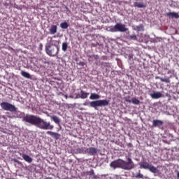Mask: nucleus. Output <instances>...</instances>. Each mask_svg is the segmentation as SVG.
Returning a JSON list of instances; mask_svg holds the SVG:
<instances>
[{
    "mask_svg": "<svg viewBox=\"0 0 179 179\" xmlns=\"http://www.w3.org/2000/svg\"><path fill=\"white\" fill-rule=\"evenodd\" d=\"M23 121L37 127L40 129L48 130L54 129V125L51 124V122H46L41 117L34 115H26L22 117Z\"/></svg>",
    "mask_w": 179,
    "mask_h": 179,
    "instance_id": "1",
    "label": "nucleus"
},
{
    "mask_svg": "<svg viewBox=\"0 0 179 179\" xmlns=\"http://www.w3.org/2000/svg\"><path fill=\"white\" fill-rule=\"evenodd\" d=\"M110 167L112 169H122V170H132L134 169L135 164L132 159L130 157L127 158V162L122 159H116L110 164Z\"/></svg>",
    "mask_w": 179,
    "mask_h": 179,
    "instance_id": "2",
    "label": "nucleus"
},
{
    "mask_svg": "<svg viewBox=\"0 0 179 179\" xmlns=\"http://www.w3.org/2000/svg\"><path fill=\"white\" fill-rule=\"evenodd\" d=\"M45 50L49 57H57L59 52V47L46 45L45 47Z\"/></svg>",
    "mask_w": 179,
    "mask_h": 179,
    "instance_id": "3",
    "label": "nucleus"
},
{
    "mask_svg": "<svg viewBox=\"0 0 179 179\" xmlns=\"http://www.w3.org/2000/svg\"><path fill=\"white\" fill-rule=\"evenodd\" d=\"M128 29L126 27L125 24L122 23H117L115 26L109 27V31L112 33H117L118 31L124 33Z\"/></svg>",
    "mask_w": 179,
    "mask_h": 179,
    "instance_id": "4",
    "label": "nucleus"
},
{
    "mask_svg": "<svg viewBox=\"0 0 179 179\" xmlns=\"http://www.w3.org/2000/svg\"><path fill=\"white\" fill-rule=\"evenodd\" d=\"M110 102L107 99L93 101L90 103V107L95 108V110H97V107H106V106H108Z\"/></svg>",
    "mask_w": 179,
    "mask_h": 179,
    "instance_id": "5",
    "label": "nucleus"
},
{
    "mask_svg": "<svg viewBox=\"0 0 179 179\" xmlns=\"http://www.w3.org/2000/svg\"><path fill=\"white\" fill-rule=\"evenodd\" d=\"M0 106L5 111H10V113H16L17 111V108L15 105L8 102H2Z\"/></svg>",
    "mask_w": 179,
    "mask_h": 179,
    "instance_id": "6",
    "label": "nucleus"
},
{
    "mask_svg": "<svg viewBox=\"0 0 179 179\" xmlns=\"http://www.w3.org/2000/svg\"><path fill=\"white\" fill-rule=\"evenodd\" d=\"M86 152L90 156H96L99 150L94 147H90V148H87Z\"/></svg>",
    "mask_w": 179,
    "mask_h": 179,
    "instance_id": "7",
    "label": "nucleus"
},
{
    "mask_svg": "<svg viewBox=\"0 0 179 179\" xmlns=\"http://www.w3.org/2000/svg\"><path fill=\"white\" fill-rule=\"evenodd\" d=\"M48 40H49V44L48 45H50L52 47H59V41L52 40V37H48Z\"/></svg>",
    "mask_w": 179,
    "mask_h": 179,
    "instance_id": "8",
    "label": "nucleus"
},
{
    "mask_svg": "<svg viewBox=\"0 0 179 179\" xmlns=\"http://www.w3.org/2000/svg\"><path fill=\"white\" fill-rule=\"evenodd\" d=\"M46 134L48 135H50V136H52V138H54L55 139H59V138H61V134L55 133L54 131H48Z\"/></svg>",
    "mask_w": 179,
    "mask_h": 179,
    "instance_id": "9",
    "label": "nucleus"
},
{
    "mask_svg": "<svg viewBox=\"0 0 179 179\" xmlns=\"http://www.w3.org/2000/svg\"><path fill=\"white\" fill-rule=\"evenodd\" d=\"M89 92H85V91L81 90L80 91V94L76 96V99H87L88 96H89Z\"/></svg>",
    "mask_w": 179,
    "mask_h": 179,
    "instance_id": "10",
    "label": "nucleus"
},
{
    "mask_svg": "<svg viewBox=\"0 0 179 179\" xmlns=\"http://www.w3.org/2000/svg\"><path fill=\"white\" fill-rule=\"evenodd\" d=\"M166 16L169 17H171L172 19H178L179 18V15L178 13L175 12H169L166 13Z\"/></svg>",
    "mask_w": 179,
    "mask_h": 179,
    "instance_id": "11",
    "label": "nucleus"
},
{
    "mask_svg": "<svg viewBox=\"0 0 179 179\" xmlns=\"http://www.w3.org/2000/svg\"><path fill=\"white\" fill-rule=\"evenodd\" d=\"M140 169H144L145 170H149L150 164L148 162H141L139 163Z\"/></svg>",
    "mask_w": 179,
    "mask_h": 179,
    "instance_id": "12",
    "label": "nucleus"
},
{
    "mask_svg": "<svg viewBox=\"0 0 179 179\" xmlns=\"http://www.w3.org/2000/svg\"><path fill=\"white\" fill-rule=\"evenodd\" d=\"M22 157L27 163H31L33 162V158L26 154H22Z\"/></svg>",
    "mask_w": 179,
    "mask_h": 179,
    "instance_id": "13",
    "label": "nucleus"
},
{
    "mask_svg": "<svg viewBox=\"0 0 179 179\" xmlns=\"http://www.w3.org/2000/svg\"><path fill=\"white\" fill-rule=\"evenodd\" d=\"M163 125V121L160 120H154L152 121V126L156 127H162Z\"/></svg>",
    "mask_w": 179,
    "mask_h": 179,
    "instance_id": "14",
    "label": "nucleus"
},
{
    "mask_svg": "<svg viewBox=\"0 0 179 179\" xmlns=\"http://www.w3.org/2000/svg\"><path fill=\"white\" fill-rule=\"evenodd\" d=\"M50 118L54 122H55L57 125H59L61 124V119L57 115H52L50 116Z\"/></svg>",
    "mask_w": 179,
    "mask_h": 179,
    "instance_id": "15",
    "label": "nucleus"
},
{
    "mask_svg": "<svg viewBox=\"0 0 179 179\" xmlns=\"http://www.w3.org/2000/svg\"><path fill=\"white\" fill-rule=\"evenodd\" d=\"M152 99H160L163 97V94L161 92H155L153 94H150Z\"/></svg>",
    "mask_w": 179,
    "mask_h": 179,
    "instance_id": "16",
    "label": "nucleus"
},
{
    "mask_svg": "<svg viewBox=\"0 0 179 179\" xmlns=\"http://www.w3.org/2000/svg\"><path fill=\"white\" fill-rule=\"evenodd\" d=\"M155 79H160L161 82H164L165 83H170V78L169 77H165L164 78L160 77V76H156Z\"/></svg>",
    "mask_w": 179,
    "mask_h": 179,
    "instance_id": "17",
    "label": "nucleus"
},
{
    "mask_svg": "<svg viewBox=\"0 0 179 179\" xmlns=\"http://www.w3.org/2000/svg\"><path fill=\"white\" fill-rule=\"evenodd\" d=\"M148 170L151 172L153 173V174H157V173H159V170L157 169V168H156L155 166L153 165H150V168L148 169Z\"/></svg>",
    "mask_w": 179,
    "mask_h": 179,
    "instance_id": "18",
    "label": "nucleus"
},
{
    "mask_svg": "<svg viewBox=\"0 0 179 179\" xmlns=\"http://www.w3.org/2000/svg\"><path fill=\"white\" fill-rule=\"evenodd\" d=\"M57 29L58 28L57 25H52L50 29H49L50 34H55V33H57Z\"/></svg>",
    "mask_w": 179,
    "mask_h": 179,
    "instance_id": "19",
    "label": "nucleus"
},
{
    "mask_svg": "<svg viewBox=\"0 0 179 179\" xmlns=\"http://www.w3.org/2000/svg\"><path fill=\"white\" fill-rule=\"evenodd\" d=\"M134 8H146V5L142 2H135Z\"/></svg>",
    "mask_w": 179,
    "mask_h": 179,
    "instance_id": "20",
    "label": "nucleus"
},
{
    "mask_svg": "<svg viewBox=\"0 0 179 179\" xmlns=\"http://www.w3.org/2000/svg\"><path fill=\"white\" fill-rule=\"evenodd\" d=\"M21 75L23 76V78H26V79H31V76H30V73L26 72V71H21Z\"/></svg>",
    "mask_w": 179,
    "mask_h": 179,
    "instance_id": "21",
    "label": "nucleus"
},
{
    "mask_svg": "<svg viewBox=\"0 0 179 179\" xmlns=\"http://www.w3.org/2000/svg\"><path fill=\"white\" fill-rule=\"evenodd\" d=\"M90 99L91 100H97L99 99H100V95L97 94H94V93H92Z\"/></svg>",
    "mask_w": 179,
    "mask_h": 179,
    "instance_id": "22",
    "label": "nucleus"
},
{
    "mask_svg": "<svg viewBox=\"0 0 179 179\" xmlns=\"http://www.w3.org/2000/svg\"><path fill=\"white\" fill-rule=\"evenodd\" d=\"M62 50L64 52H66V50H68V43L64 42L62 45Z\"/></svg>",
    "mask_w": 179,
    "mask_h": 179,
    "instance_id": "23",
    "label": "nucleus"
},
{
    "mask_svg": "<svg viewBox=\"0 0 179 179\" xmlns=\"http://www.w3.org/2000/svg\"><path fill=\"white\" fill-rule=\"evenodd\" d=\"M60 27L62 29H68V27H69V24H68L66 22H62L60 24Z\"/></svg>",
    "mask_w": 179,
    "mask_h": 179,
    "instance_id": "24",
    "label": "nucleus"
},
{
    "mask_svg": "<svg viewBox=\"0 0 179 179\" xmlns=\"http://www.w3.org/2000/svg\"><path fill=\"white\" fill-rule=\"evenodd\" d=\"M131 103H133V104H136V105H139L141 103V101H139L138 99H137L136 98H133L131 99Z\"/></svg>",
    "mask_w": 179,
    "mask_h": 179,
    "instance_id": "25",
    "label": "nucleus"
},
{
    "mask_svg": "<svg viewBox=\"0 0 179 179\" xmlns=\"http://www.w3.org/2000/svg\"><path fill=\"white\" fill-rule=\"evenodd\" d=\"M103 67L106 68L107 72V71L111 68V66L110 65V63H104Z\"/></svg>",
    "mask_w": 179,
    "mask_h": 179,
    "instance_id": "26",
    "label": "nucleus"
},
{
    "mask_svg": "<svg viewBox=\"0 0 179 179\" xmlns=\"http://www.w3.org/2000/svg\"><path fill=\"white\" fill-rule=\"evenodd\" d=\"M135 178H143V175L141 174V173H137V174L135 176Z\"/></svg>",
    "mask_w": 179,
    "mask_h": 179,
    "instance_id": "27",
    "label": "nucleus"
},
{
    "mask_svg": "<svg viewBox=\"0 0 179 179\" xmlns=\"http://www.w3.org/2000/svg\"><path fill=\"white\" fill-rule=\"evenodd\" d=\"M90 58H94L95 59H99V55H94L92 56H90Z\"/></svg>",
    "mask_w": 179,
    "mask_h": 179,
    "instance_id": "28",
    "label": "nucleus"
},
{
    "mask_svg": "<svg viewBox=\"0 0 179 179\" xmlns=\"http://www.w3.org/2000/svg\"><path fill=\"white\" fill-rule=\"evenodd\" d=\"M89 176H94V171L91 170L88 172Z\"/></svg>",
    "mask_w": 179,
    "mask_h": 179,
    "instance_id": "29",
    "label": "nucleus"
},
{
    "mask_svg": "<svg viewBox=\"0 0 179 179\" xmlns=\"http://www.w3.org/2000/svg\"><path fill=\"white\" fill-rule=\"evenodd\" d=\"M130 38H131V40H136V35H131Z\"/></svg>",
    "mask_w": 179,
    "mask_h": 179,
    "instance_id": "30",
    "label": "nucleus"
},
{
    "mask_svg": "<svg viewBox=\"0 0 179 179\" xmlns=\"http://www.w3.org/2000/svg\"><path fill=\"white\" fill-rule=\"evenodd\" d=\"M163 40V38H157V40L155 41V43H160V41H162Z\"/></svg>",
    "mask_w": 179,
    "mask_h": 179,
    "instance_id": "31",
    "label": "nucleus"
},
{
    "mask_svg": "<svg viewBox=\"0 0 179 179\" xmlns=\"http://www.w3.org/2000/svg\"><path fill=\"white\" fill-rule=\"evenodd\" d=\"M79 65H81V66H83L85 65V63H83V62H80V63H79Z\"/></svg>",
    "mask_w": 179,
    "mask_h": 179,
    "instance_id": "32",
    "label": "nucleus"
},
{
    "mask_svg": "<svg viewBox=\"0 0 179 179\" xmlns=\"http://www.w3.org/2000/svg\"><path fill=\"white\" fill-rule=\"evenodd\" d=\"M177 179H179V171H177Z\"/></svg>",
    "mask_w": 179,
    "mask_h": 179,
    "instance_id": "33",
    "label": "nucleus"
},
{
    "mask_svg": "<svg viewBox=\"0 0 179 179\" xmlns=\"http://www.w3.org/2000/svg\"><path fill=\"white\" fill-rule=\"evenodd\" d=\"M164 71H169V69H168L167 67H164Z\"/></svg>",
    "mask_w": 179,
    "mask_h": 179,
    "instance_id": "34",
    "label": "nucleus"
},
{
    "mask_svg": "<svg viewBox=\"0 0 179 179\" xmlns=\"http://www.w3.org/2000/svg\"><path fill=\"white\" fill-rule=\"evenodd\" d=\"M64 96L65 97V99H68V95H66V94H64Z\"/></svg>",
    "mask_w": 179,
    "mask_h": 179,
    "instance_id": "35",
    "label": "nucleus"
},
{
    "mask_svg": "<svg viewBox=\"0 0 179 179\" xmlns=\"http://www.w3.org/2000/svg\"><path fill=\"white\" fill-rule=\"evenodd\" d=\"M168 75H169V73H171V71H170V70H169V71H168Z\"/></svg>",
    "mask_w": 179,
    "mask_h": 179,
    "instance_id": "36",
    "label": "nucleus"
},
{
    "mask_svg": "<svg viewBox=\"0 0 179 179\" xmlns=\"http://www.w3.org/2000/svg\"><path fill=\"white\" fill-rule=\"evenodd\" d=\"M45 179H52V178L48 177Z\"/></svg>",
    "mask_w": 179,
    "mask_h": 179,
    "instance_id": "37",
    "label": "nucleus"
},
{
    "mask_svg": "<svg viewBox=\"0 0 179 179\" xmlns=\"http://www.w3.org/2000/svg\"><path fill=\"white\" fill-rule=\"evenodd\" d=\"M40 45H41V47H43V44L41 43Z\"/></svg>",
    "mask_w": 179,
    "mask_h": 179,
    "instance_id": "38",
    "label": "nucleus"
},
{
    "mask_svg": "<svg viewBox=\"0 0 179 179\" xmlns=\"http://www.w3.org/2000/svg\"><path fill=\"white\" fill-rule=\"evenodd\" d=\"M8 118H12V117H10V116H8Z\"/></svg>",
    "mask_w": 179,
    "mask_h": 179,
    "instance_id": "39",
    "label": "nucleus"
}]
</instances>
